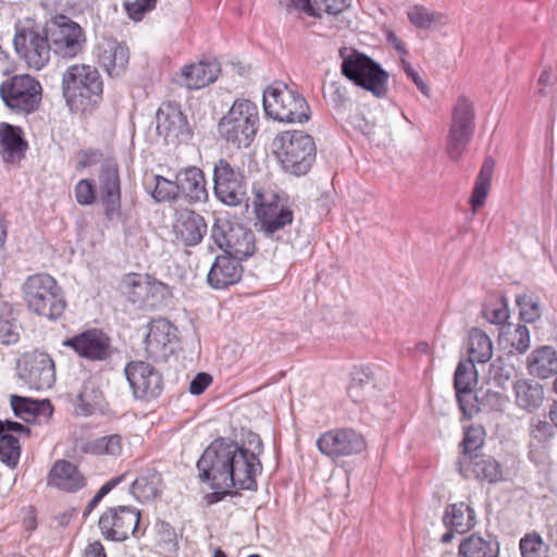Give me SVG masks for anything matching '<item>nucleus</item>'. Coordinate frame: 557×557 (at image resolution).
Segmentation results:
<instances>
[{
  "label": "nucleus",
  "mask_w": 557,
  "mask_h": 557,
  "mask_svg": "<svg viewBox=\"0 0 557 557\" xmlns=\"http://www.w3.org/2000/svg\"><path fill=\"white\" fill-rule=\"evenodd\" d=\"M410 22L422 29H435L437 25L446 24L447 17L442 13L428 10L422 5H414L408 11Z\"/></svg>",
  "instance_id": "f257e3e1"
},
{
  "label": "nucleus",
  "mask_w": 557,
  "mask_h": 557,
  "mask_svg": "<svg viewBox=\"0 0 557 557\" xmlns=\"http://www.w3.org/2000/svg\"><path fill=\"white\" fill-rule=\"evenodd\" d=\"M42 35H83V28L69 16L55 14L42 25Z\"/></svg>",
  "instance_id": "f03ea898"
},
{
  "label": "nucleus",
  "mask_w": 557,
  "mask_h": 557,
  "mask_svg": "<svg viewBox=\"0 0 557 557\" xmlns=\"http://www.w3.org/2000/svg\"><path fill=\"white\" fill-rule=\"evenodd\" d=\"M318 10L329 14H339L351 4V0H312Z\"/></svg>",
  "instance_id": "7ed1b4c3"
},
{
  "label": "nucleus",
  "mask_w": 557,
  "mask_h": 557,
  "mask_svg": "<svg viewBox=\"0 0 557 557\" xmlns=\"http://www.w3.org/2000/svg\"><path fill=\"white\" fill-rule=\"evenodd\" d=\"M14 35H42V26L29 16L18 18L15 22Z\"/></svg>",
  "instance_id": "20e7f679"
},
{
  "label": "nucleus",
  "mask_w": 557,
  "mask_h": 557,
  "mask_svg": "<svg viewBox=\"0 0 557 557\" xmlns=\"http://www.w3.org/2000/svg\"><path fill=\"white\" fill-rule=\"evenodd\" d=\"M286 5L293 8L299 12L306 13L309 16H315V9L313 1L311 0H286Z\"/></svg>",
  "instance_id": "39448f33"
},
{
  "label": "nucleus",
  "mask_w": 557,
  "mask_h": 557,
  "mask_svg": "<svg viewBox=\"0 0 557 557\" xmlns=\"http://www.w3.org/2000/svg\"><path fill=\"white\" fill-rule=\"evenodd\" d=\"M125 9H126L128 16L133 21H140L144 17V15L147 12H149V10L145 9V7L136 0L134 2H126Z\"/></svg>",
  "instance_id": "423d86ee"
},
{
  "label": "nucleus",
  "mask_w": 557,
  "mask_h": 557,
  "mask_svg": "<svg viewBox=\"0 0 557 557\" xmlns=\"http://www.w3.org/2000/svg\"><path fill=\"white\" fill-rule=\"evenodd\" d=\"M88 2L89 0H65L66 5L75 9H83L84 7H87Z\"/></svg>",
  "instance_id": "0eeeda50"
}]
</instances>
